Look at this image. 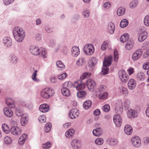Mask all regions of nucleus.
Segmentation results:
<instances>
[{
    "instance_id": "63",
    "label": "nucleus",
    "mask_w": 149,
    "mask_h": 149,
    "mask_svg": "<svg viewBox=\"0 0 149 149\" xmlns=\"http://www.w3.org/2000/svg\"><path fill=\"white\" fill-rule=\"evenodd\" d=\"M93 113L96 116L99 115L100 114V111L98 109H96L94 111Z\"/></svg>"
},
{
    "instance_id": "54",
    "label": "nucleus",
    "mask_w": 149,
    "mask_h": 149,
    "mask_svg": "<svg viewBox=\"0 0 149 149\" xmlns=\"http://www.w3.org/2000/svg\"><path fill=\"white\" fill-rule=\"evenodd\" d=\"M113 121L115 125L116 126L119 127L121 126L122 124V120H114Z\"/></svg>"
},
{
    "instance_id": "30",
    "label": "nucleus",
    "mask_w": 149,
    "mask_h": 149,
    "mask_svg": "<svg viewBox=\"0 0 149 149\" xmlns=\"http://www.w3.org/2000/svg\"><path fill=\"white\" fill-rule=\"evenodd\" d=\"M92 104V101L90 100H87L84 102L83 103L84 108L85 109H88L91 106Z\"/></svg>"
},
{
    "instance_id": "5",
    "label": "nucleus",
    "mask_w": 149,
    "mask_h": 149,
    "mask_svg": "<svg viewBox=\"0 0 149 149\" xmlns=\"http://www.w3.org/2000/svg\"><path fill=\"white\" fill-rule=\"evenodd\" d=\"M85 54L88 55L93 54L94 51V48L93 45L91 44L86 45L83 48Z\"/></svg>"
},
{
    "instance_id": "28",
    "label": "nucleus",
    "mask_w": 149,
    "mask_h": 149,
    "mask_svg": "<svg viewBox=\"0 0 149 149\" xmlns=\"http://www.w3.org/2000/svg\"><path fill=\"white\" fill-rule=\"evenodd\" d=\"M129 35L127 33H125L121 36L120 38V40L122 42H126L129 40Z\"/></svg>"
},
{
    "instance_id": "45",
    "label": "nucleus",
    "mask_w": 149,
    "mask_h": 149,
    "mask_svg": "<svg viewBox=\"0 0 149 149\" xmlns=\"http://www.w3.org/2000/svg\"><path fill=\"white\" fill-rule=\"evenodd\" d=\"M144 22L145 25L146 26H149V15H146L144 18Z\"/></svg>"
},
{
    "instance_id": "40",
    "label": "nucleus",
    "mask_w": 149,
    "mask_h": 149,
    "mask_svg": "<svg viewBox=\"0 0 149 149\" xmlns=\"http://www.w3.org/2000/svg\"><path fill=\"white\" fill-rule=\"evenodd\" d=\"M108 95V93L107 92H104L100 94L99 97L100 100H103L106 99Z\"/></svg>"
},
{
    "instance_id": "22",
    "label": "nucleus",
    "mask_w": 149,
    "mask_h": 149,
    "mask_svg": "<svg viewBox=\"0 0 149 149\" xmlns=\"http://www.w3.org/2000/svg\"><path fill=\"white\" fill-rule=\"evenodd\" d=\"M4 44L6 46H10L12 44V40L9 37H5L3 40Z\"/></svg>"
},
{
    "instance_id": "7",
    "label": "nucleus",
    "mask_w": 149,
    "mask_h": 149,
    "mask_svg": "<svg viewBox=\"0 0 149 149\" xmlns=\"http://www.w3.org/2000/svg\"><path fill=\"white\" fill-rule=\"evenodd\" d=\"M115 111L116 113L121 114L123 111V106L122 102L119 100L118 101L116 104L115 108Z\"/></svg>"
},
{
    "instance_id": "38",
    "label": "nucleus",
    "mask_w": 149,
    "mask_h": 149,
    "mask_svg": "<svg viewBox=\"0 0 149 149\" xmlns=\"http://www.w3.org/2000/svg\"><path fill=\"white\" fill-rule=\"evenodd\" d=\"M2 129L3 131L6 133H8L10 132V128L8 125L6 124H4L2 125Z\"/></svg>"
},
{
    "instance_id": "56",
    "label": "nucleus",
    "mask_w": 149,
    "mask_h": 149,
    "mask_svg": "<svg viewBox=\"0 0 149 149\" xmlns=\"http://www.w3.org/2000/svg\"><path fill=\"white\" fill-rule=\"evenodd\" d=\"M68 75L65 73L59 76L58 78L59 79L62 80L65 78Z\"/></svg>"
},
{
    "instance_id": "19",
    "label": "nucleus",
    "mask_w": 149,
    "mask_h": 149,
    "mask_svg": "<svg viewBox=\"0 0 149 149\" xmlns=\"http://www.w3.org/2000/svg\"><path fill=\"white\" fill-rule=\"evenodd\" d=\"M39 110L43 113L47 112L49 110V106L46 104H42L40 106Z\"/></svg>"
},
{
    "instance_id": "12",
    "label": "nucleus",
    "mask_w": 149,
    "mask_h": 149,
    "mask_svg": "<svg viewBox=\"0 0 149 149\" xmlns=\"http://www.w3.org/2000/svg\"><path fill=\"white\" fill-rule=\"evenodd\" d=\"M86 85L89 89L93 88L95 86V81L92 79H89L86 80Z\"/></svg>"
},
{
    "instance_id": "14",
    "label": "nucleus",
    "mask_w": 149,
    "mask_h": 149,
    "mask_svg": "<svg viewBox=\"0 0 149 149\" xmlns=\"http://www.w3.org/2000/svg\"><path fill=\"white\" fill-rule=\"evenodd\" d=\"M134 44V41L131 38L129 39L126 42L125 47L127 50H130L133 47Z\"/></svg>"
},
{
    "instance_id": "15",
    "label": "nucleus",
    "mask_w": 149,
    "mask_h": 149,
    "mask_svg": "<svg viewBox=\"0 0 149 149\" xmlns=\"http://www.w3.org/2000/svg\"><path fill=\"white\" fill-rule=\"evenodd\" d=\"M71 146L74 149H79L81 147L80 142L77 139L73 140L71 142Z\"/></svg>"
},
{
    "instance_id": "4",
    "label": "nucleus",
    "mask_w": 149,
    "mask_h": 149,
    "mask_svg": "<svg viewBox=\"0 0 149 149\" xmlns=\"http://www.w3.org/2000/svg\"><path fill=\"white\" fill-rule=\"evenodd\" d=\"M54 93V90L51 88H47L43 90L40 93L41 96L42 97L48 99L52 96Z\"/></svg>"
},
{
    "instance_id": "17",
    "label": "nucleus",
    "mask_w": 149,
    "mask_h": 149,
    "mask_svg": "<svg viewBox=\"0 0 149 149\" xmlns=\"http://www.w3.org/2000/svg\"><path fill=\"white\" fill-rule=\"evenodd\" d=\"M28 116L26 113L24 114L21 116L20 123L22 126H25L28 123Z\"/></svg>"
},
{
    "instance_id": "20",
    "label": "nucleus",
    "mask_w": 149,
    "mask_h": 149,
    "mask_svg": "<svg viewBox=\"0 0 149 149\" xmlns=\"http://www.w3.org/2000/svg\"><path fill=\"white\" fill-rule=\"evenodd\" d=\"M93 133L95 136H99L102 134L103 130L101 128L99 127L94 130L93 131Z\"/></svg>"
},
{
    "instance_id": "41",
    "label": "nucleus",
    "mask_w": 149,
    "mask_h": 149,
    "mask_svg": "<svg viewBox=\"0 0 149 149\" xmlns=\"http://www.w3.org/2000/svg\"><path fill=\"white\" fill-rule=\"evenodd\" d=\"M56 65L57 66L62 69H65V66L63 63L61 61H58L56 62Z\"/></svg>"
},
{
    "instance_id": "34",
    "label": "nucleus",
    "mask_w": 149,
    "mask_h": 149,
    "mask_svg": "<svg viewBox=\"0 0 149 149\" xmlns=\"http://www.w3.org/2000/svg\"><path fill=\"white\" fill-rule=\"evenodd\" d=\"M77 95L78 98H83L86 96V93L84 91H80L77 92Z\"/></svg>"
},
{
    "instance_id": "3",
    "label": "nucleus",
    "mask_w": 149,
    "mask_h": 149,
    "mask_svg": "<svg viewBox=\"0 0 149 149\" xmlns=\"http://www.w3.org/2000/svg\"><path fill=\"white\" fill-rule=\"evenodd\" d=\"M30 52L33 55L37 56L40 55L41 57L44 58L47 57L46 50L45 49H39L38 47L32 46L29 49Z\"/></svg>"
},
{
    "instance_id": "29",
    "label": "nucleus",
    "mask_w": 149,
    "mask_h": 149,
    "mask_svg": "<svg viewBox=\"0 0 149 149\" xmlns=\"http://www.w3.org/2000/svg\"><path fill=\"white\" fill-rule=\"evenodd\" d=\"M107 142L109 145L113 146L117 144L118 141L116 139L111 138L107 140Z\"/></svg>"
},
{
    "instance_id": "46",
    "label": "nucleus",
    "mask_w": 149,
    "mask_h": 149,
    "mask_svg": "<svg viewBox=\"0 0 149 149\" xmlns=\"http://www.w3.org/2000/svg\"><path fill=\"white\" fill-rule=\"evenodd\" d=\"M120 89L121 90V92H122L124 95H127L128 92L127 89L126 88L122 86L120 88Z\"/></svg>"
},
{
    "instance_id": "47",
    "label": "nucleus",
    "mask_w": 149,
    "mask_h": 149,
    "mask_svg": "<svg viewBox=\"0 0 149 149\" xmlns=\"http://www.w3.org/2000/svg\"><path fill=\"white\" fill-rule=\"evenodd\" d=\"M95 142L97 145H101L103 143V140L102 138H98L95 139Z\"/></svg>"
},
{
    "instance_id": "43",
    "label": "nucleus",
    "mask_w": 149,
    "mask_h": 149,
    "mask_svg": "<svg viewBox=\"0 0 149 149\" xmlns=\"http://www.w3.org/2000/svg\"><path fill=\"white\" fill-rule=\"evenodd\" d=\"M11 62L13 64H16L17 61V58L15 55H12L11 56L10 58Z\"/></svg>"
},
{
    "instance_id": "58",
    "label": "nucleus",
    "mask_w": 149,
    "mask_h": 149,
    "mask_svg": "<svg viewBox=\"0 0 149 149\" xmlns=\"http://www.w3.org/2000/svg\"><path fill=\"white\" fill-rule=\"evenodd\" d=\"M15 0H3V2L6 5H8L13 3Z\"/></svg>"
},
{
    "instance_id": "55",
    "label": "nucleus",
    "mask_w": 149,
    "mask_h": 149,
    "mask_svg": "<svg viewBox=\"0 0 149 149\" xmlns=\"http://www.w3.org/2000/svg\"><path fill=\"white\" fill-rule=\"evenodd\" d=\"M90 12L89 10H84L83 12V15L85 18H88L89 16Z\"/></svg>"
},
{
    "instance_id": "36",
    "label": "nucleus",
    "mask_w": 149,
    "mask_h": 149,
    "mask_svg": "<svg viewBox=\"0 0 149 149\" xmlns=\"http://www.w3.org/2000/svg\"><path fill=\"white\" fill-rule=\"evenodd\" d=\"M125 11V10L124 8L120 7L118 8L117 13L118 15L120 16L124 15Z\"/></svg>"
},
{
    "instance_id": "49",
    "label": "nucleus",
    "mask_w": 149,
    "mask_h": 149,
    "mask_svg": "<svg viewBox=\"0 0 149 149\" xmlns=\"http://www.w3.org/2000/svg\"><path fill=\"white\" fill-rule=\"evenodd\" d=\"M109 68L107 66L104 67L102 68V71L104 75L107 74L109 72Z\"/></svg>"
},
{
    "instance_id": "2",
    "label": "nucleus",
    "mask_w": 149,
    "mask_h": 149,
    "mask_svg": "<svg viewBox=\"0 0 149 149\" xmlns=\"http://www.w3.org/2000/svg\"><path fill=\"white\" fill-rule=\"evenodd\" d=\"M13 33L15 39L17 41L21 42L24 40L25 33L22 28L16 27L13 29Z\"/></svg>"
},
{
    "instance_id": "44",
    "label": "nucleus",
    "mask_w": 149,
    "mask_h": 149,
    "mask_svg": "<svg viewBox=\"0 0 149 149\" xmlns=\"http://www.w3.org/2000/svg\"><path fill=\"white\" fill-rule=\"evenodd\" d=\"M51 124L50 123H47L45 125V131L46 132H48L51 130L52 127Z\"/></svg>"
},
{
    "instance_id": "27",
    "label": "nucleus",
    "mask_w": 149,
    "mask_h": 149,
    "mask_svg": "<svg viewBox=\"0 0 149 149\" xmlns=\"http://www.w3.org/2000/svg\"><path fill=\"white\" fill-rule=\"evenodd\" d=\"M111 57H109L108 58H105L103 62V65L104 67L110 66L111 63Z\"/></svg>"
},
{
    "instance_id": "32",
    "label": "nucleus",
    "mask_w": 149,
    "mask_h": 149,
    "mask_svg": "<svg viewBox=\"0 0 149 149\" xmlns=\"http://www.w3.org/2000/svg\"><path fill=\"white\" fill-rule=\"evenodd\" d=\"M74 133V130L73 129H71L66 132L65 136L67 138H70L73 136Z\"/></svg>"
},
{
    "instance_id": "60",
    "label": "nucleus",
    "mask_w": 149,
    "mask_h": 149,
    "mask_svg": "<svg viewBox=\"0 0 149 149\" xmlns=\"http://www.w3.org/2000/svg\"><path fill=\"white\" fill-rule=\"evenodd\" d=\"M130 103V101L128 100H127L124 103V107L126 109L129 108Z\"/></svg>"
},
{
    "instance_id": "61",
    "label": "nucleus",
    "mask_w": 149,
    "mask_h": 149,
    "mask_svg": "<svg viewBox=\"0 0 149 149\" xmlns=\"http://www.w3.org/2000/svg\"><path fill=\"white\" fill-rule=\"evenodd\" d=\"M108 45L107 42H104L101 45V49L103 50H104L106 49V47Z\"/></svg>"
},
{
    "instance_id": "42",
    "label": "nucleus",
    "mask_w": 149,
    "mask_h": 149,
    "mask_svg": "<svg viewBox=\"0 0 149 149\" xmlns=\"http://www.w3.org/2000/svg\"><path fill=\"white\" fill-rule=\"evenodd\" d=\"M10 100L8 99L6 100V104L10 108H13L15 107V105L13 102H10Z\"/></svg>"
},
{
    "instance_id": "33",
    "label": "nucleus",
    "mask_w": 149,
    "mask_h": 149,
    "mask_svg": "<svg viewBox=\"0 0 149 149\" xmlns=\"http://www.w3.org/2000/svg\"><path fill=\"white\" fill-rule=\"evenodd\" d=\"M127 115L128 117L130 118H134L136 116V111L132 109L129 110L127 113Z\"/></svg>"
},
{
    "instance_id": "16",
    "label": "nucleus",
    "mask_w": 149,
    "mask_h": 149,
    "mask_svg": "<svg viewBox=\"0 0 149 149\" xmlns=\"http://www.w3.org/2000/svg\"><path fill=\"white\" fill-rule=\"evenodd\" d=\"M115 31V26L114 24L110 22L108 23V31L110 34H113Z\"/></svg>"
},
{
    "instance_id": "64",
    "label": "nucleus",
    "mask_w": 149,
    "mask_h": 149,
    "mask_svg": "<svg viewBox=\"0 0 149 149\" xmlns=\"http://www.w3.org/2000/svg\"><path fill=\"white\" fill-rule=\"evenodd\" d=\"M83 59L82 58L79 59L77 61L76 64L78 65H81L83 62Z\"/></svg>"
},
{
    "instance_id": "24",
    "label": "nucleus",
    "mask_w": 149,
    "mask_h": 149,
    "mask_svg": "<svg viewBox=\"0 0 149 149\" xmlns=\"http://www.w3.org/2000/svg\"><path fill=\"white\" fill-rule=\"evenodd\" d=\"M16 115L20 117L24 114H23V110L22 107H17L15 110Z\"/></svg>"
},
{
    "instance_id": "53",
    "label": "nucleus",
    "mask_w": 149,
    "mask_h": 149,
    "mask_svg": "<svg viewBox=\"0 0 149 149\" xmlns=\"http://www.w3.org/2000/svg\"><path fill=\"white\" fill-rule=\"evenodd\" d=\"M4 141L6 144H10L11 143L12 140L9 137L6 136L4 138Z\"/></svg>"
},
{
    "instance_id": "52",
    "label": "nucleus",
    "mask_w": 149,
    "mask_h": 149,
    "mask_svg": "<svg viewBox=\"0 0 149 149\" xmlns=\"http://www.w3.org/2000/svg\"><path fill=\"white\" fill-rule=\"evenodd\" d=\"M37 70H35L33 72L32 75V79L34 81H38V79L36 78V77L37 76Z\"/></svg>"
},
{
    "instance_id": "11",
    "label": "nucleus",
    "mask_w": 149,
    "mask_h": 149,
    "mask_svg": "<svg viewBox=\"0 0 149 149\" xmlns=\"http://www.w3.org/2000/svg\"><path fill=\"white\" fill-rule=\"evenodd\" d=\"M147 32L145 31H143L139 32L138 39L140 42H142L147 37Z\"/></svg>"
},
{
    "instance_id": "31",
    "label": "nucleus",
    "mask_w": 149,
    "mask_h": 149,
    "mask_svg": "<svg viewBox=\"0 0 149 149\" xmlns=\"http://www.w3.org/2000/svg\"><path fill=\"white\" fill-rule=\"evenodd\" d=\"M61 91L63 95L65 96L68 97L70 95V91L67 88H62L61 89Z\"/></svg>"
},
{
    "instance_id": "57",
    "label": "nucleus",
    "mask_w": 149,
    "mask_h": 149,
    "mask_svg": "<svg viewBox=\"0 0 149 149\" xmlns=\"http://www.w3.org/2000/svg\"><path fill=\"white\" fill-rule=\"evenodd\" d=\"M118 114H116V115H115L113 116V120L114 121V120H121L122 118L120 117V114H119V113H118Z\"/></svg>"
},
{
    "instance_id": "48",
    "label": "nucleus",
    "mask_w": 149,
    "mask_h": 149,
    "mask_svg": "<svg viewBox=\"0 0 149 149\" xmlns=\"http://www.w3.org/2000/svg\"><path fill=\"white\" fill-rule=\"evenodd\" d=\"M80 17V16L79 15L77 14H75L72 20V22L73 23H75L79 19Z\"/></svg>"
},
{
    "instance_id": "62",
    "label": "nucleus",
    "mask_w": 149,
    "mask_h": 149,
    "mask_svg": "<svg viewBox=\"0 0 149 149\" xmlns=\"http://www.w3.org/2000/svg\"><path fill=\"white\" fill-rule=\"evenodd\" d=\"M96 64H94V62L91 59L90 60L88 63V65L90 67H93Z\"/></svg>"
},
{
    "instance_id": "50",
    "label": "nucleus",
    "mask_w": 149,
    "mask_h": 149,
    "mask_svg": "<svg viewBox=\"0 0 149 149\" xmlns=\"http://www.w3.org/2000/svg\"><path fill=\"white\" fill-rule=\"evenodd\" d=\"M102 109L104 111L107 112L110 110V107L109 104H106L104 105Z\"/></svg>"
},
{
    "instance_id": "39",
    "label": "nucleus",
    "mask_w": 149,
    "mask_h": 149,
    "mask_svg": "<svg viewBox=\"0 0 149 149\" xmlns=\"http://www.w3.org/2000/svg\"><path fill=\"white\" fill-rule=\"evenodd\" d=\"M138 3L137 0L132 1L130 4V7L131 8H134L136 7Z\"/></svg>"
},
{
    "instance_id": "51",
    "label": "nucleus",
    "mask_w": 149,
    "mask_h": 149,
    "mask_svg": "<svg viewBox=\"0 0 149 149\" xmlns=\"http://www.w3.org/2000/svg\"><path fill=\"white\" fill-rule=\"evenodd\" d=\"M38 120L41 123H43L46 121V118L44 115H41L39 117Z\"/></svg>"
},
{
    "instance_id": "21",
    "label": "nucleus",
    "mask_w": 149,
    "mask_h": 149,
    "mask_svg": "<svg viewBox=\"0 0 149 149\" xmlns=\"http://www.w3.org/2000/svg\"><path fill=\"white\" fill-rule=\"evenodd\" d=\"M128 86L129 88L131 89H133L136 86V82L133 79H130L128 83Z\"/></svg>"
},
{
    "instance_id": "10",
    "label": "nucleus",
    "mask_w": 149,
    "mask_h": 149,
    "mask_svg": "<svg viewBox=\"0 0 149 149\" xmlns=\"http://www.w3.org/2000/svg\"><path fill=\"white\" fill-rule=\"evenodd\" d=\"M10 132L15 135L20 134L21 133V129L17 126H13L10 130Z\"/></svg>"
},
{
    "instance_id": "35",
    "label": "nucleus",
    "mask_w": 149,
    "mask_h": 149,
    "mask_svg": "<svg viewBox=\"0 0 149 149\" xmlns=\"http://www.w3.org/2000/svg\"><path fill=\"white\" fill-rule=\"evenodd\" d=\"M128 24V22L126 19H123L120 22V26L122 28H125L127 26Z\"/></svg>"
},
{
    "instance_id": "37",
    "label": "nucleus",
    "mask_w": 149,
    "mask_h": 149,
    "mask_svg": "<svg viewBox=\"0 0 149 149\" xmlns=\"http://www.w3.org/2000/svg\"><path fill=\"white\" fill-rule=\"evenodd\" d=\"M137 78L139 80H143L145 78V75L143 72H139L137 75Z\"/></svg>"
},
{
    "instance_id": "1",
    "label": "nucleus",
    "mask_w": 149,
    "mask_h": 149,
    "mask_svg": "<svg viewBox=\"0 0 149 149\" xmlns=\"http://www.w3.org/2000/svg\"><path fill=\"white\" fill-rule=\"evenodd\" d=\"M91 75L90 72H86L84 73L80 77V80L75 81L73 84L74 87H76L77 89L82 90L84 89L86 86V83L83 82L82 80L88 78Z\"/></svg>"
},
{
    "instance_id": "9",
    "label": "nucleus",
    "mask_w": 149,
    "mask_h": 149,
    "mask_svg": "<svg viewBox=\"0 0 149 149\" xmlns=\"http://www.w3.org/2000/svg\"><path fill=\"white\" fill-rule=\"evenodd\" d=\"M143 53V50L141 49L136 50L132 54V58L134 60H136L140 58Z\"/></svg>"
},
{
    "instance_id": "8",
    "label": "nucleus",
    "mask_w": 149,
    "mask_h": 149,
    "mask_svg": "<svg viewBox=\"0 0 149 149\" xmlns=\"http://www.w3.org/2000/svg\"><path fill=\"white\" fill-rule=\"evenodd\" d=\"M131 140L132 144L135 147H139L140 146L141 141L138 136H135L132 138Z\"/></svg>"
},
{
    "instance_id": "6",
    "label": "nucleus",
    "mask_w": 149,
    "mask_h": 149,
    "mask_svg": "<svg viewBox=\"0 0 149 149\" xmlns=\"http://www.w3.org/2000/svg\"><path fill=\"white\" fill-rule=\"evenodd\" d=\"M118 75L119 77L122 82L125 83L127 81L128 76L125 70H121L119 71Z\"/></svg>"
},
{
    "instance_id": "18",
    "label": "nucleus",
    "mask_w": 149,
    "mask_h": 149,
    "mask_svg": "<svg viewBox=\"0 0 149 149\" xmlns=\"http://www.w3.org/2000/svg\"><path fill=\"white\" fill-rule=\"evenodd\" d=\"M72 55L74 57L77 56L80 54V50L78 47L74 46L72 49Z\"/></svg>"
},
{
    "instance_id": "25",
    "label": "nucleus",
    "mask_w": 149,
    "mask_h": 149,
    "mask_svg": "<svg viewBox=\"0 0 149 149\" xmlns=\"http://www.w3.org/2000/svg\"><path fill=\"white\" fill-rule=\"evenodd\" d=\"M27 138V135L26 134H23L19 139L18 142L19 145H23Z\"/></svg>"
},
{
    "instance_id": "59",
    "label": "nucleus",
    "mask_w": 149,
    "mask_h": 149,
    "mask_svg": "<svg viewBox=\"0 0 149 149\" xmlns=\"http://www.w3.org/2000/svg\"><path fill=\"white\" fill-rule=\"evenodd\" d=\"M50 142H47L46 143L42 145V147L45 149L48 148L50 147Z\"/></svg>"
},
{
    "instance_id": "13",
    "label": "nucleus",
    "mask_w": 149,
    "mask_h": 149,
    "mask_svg": "<svg viewBox=\"0 0 149 149\" xmlns=\"http://www.w3.org/2000/svg\"><path fill=\"white\" fill-rule=\"evenodd\" d=\"M79 113L77 111H75L74 109H70L69 114V116L72 119H75L77 118L79 115Z\"/></svg>"
},
{
    "instance_id": "23",
    "label": "nucleus",
    "mask_w": 149,
    "mask_h": 149,
    "mask_svg": "<svg viewBox=\"0 0 149 149\" xmlns=\"http://www.w3.org/2000/svg\"><path fill=\"white\" fill-rule=\"evenodd\" d=\"M124 131L125 133L127 135L131 134L132 132V129L130 125H126L124 127Z\"/></svg>"
},
{
    "instance_id": "26",
    "label": "nucleus",
    "mask_w": 149,
    "mask_h": 149,
    "mask_svg": "<svg viewBox=\"0 0 149 149\" xmlns=\"http://www.w3.org/2000/svg\"><path fill=\"white\" fill-rule=\"evenodd\" d=\"M3 112L4 114L6 116L10 117L13 115V112L11 110L8 108H5L3 109Z\"/></svg>"
}]
</instances>
